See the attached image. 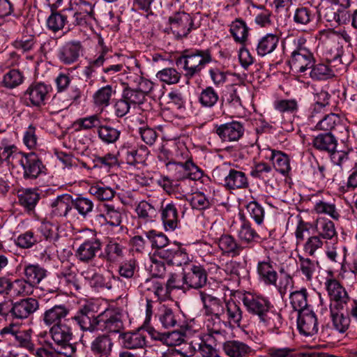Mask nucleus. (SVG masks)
<instances>
[{
  "mask_svg": "<svg viewBox=\"0 0 357 357\" xmlns=\"http://www.w3.org/2000/svg\"><path fill=\"white\" fill-rule=\"evenodd\" d=\"M123 98L133 107L144 103L146 97L136 88L126 87L122 93Z\"/></svg>",
  "mask_w": 357,
  "mask_h": 357,
  "instance_id": "obj_61",
  "label": "nucleus"
},
{
  "mask_svg": "<svg viewBox=\"0 0 357 357\" xmlns=\"http://www.w3.org/2000/svg\"><path fill=\"white\" fill-rule=\"evenodd\" d=\"M185 200L190 204L192 209L198 211L208 209L213 204V199L199 190L186 197Z\"/></svg>",
  "mask_w": 357,
  "mask_h": 357,
  "instance_id": "obj_41",
  "label": "nucleus"
},
{
  "mask_svg": "<svg viewBox=\"0 0 357 357\" xmlns=\"http://www.w3.org/2000/svg\"><path fill=\"white\" fill-rule=\"evenodd\" d=\"M205 326L208 333L206 341L213 342L217 344H221L225 339L226 331L223 329V323L221 320L222 315H206Z\"/></svg>",
  "mask_w": 357,
  "mask_h": 357,
  "instance_id": "obj_17",
  "label": "nucleus"
},
{
  "mask_svg": "<svg viewBox=\"0 0 357 357\" xmlns=\"http://www.w3.org/2000/svg\"><path fill=\"white\" fill-rule=\"evenodd\" d=\"M314 210L317 213L328 215L335 220L340 217V213L333 203L324 201L317 202L314 206Z\"/></svg>",
  "mask_w": 357,
  "mask_h": 357,
  "instance_id": "obj_60",
  "label": "nucleus"
},
{
  "mask_svg": "<svg viewBox=\"0 0 357 357\" xmlns=\"http://www.w3.org/2000/svg\"><path fill=\"white\" fill-rule=\"evenodd\" d=\"M60 283H63L67 286H74L77 289L79 287L76 284V268L73 264L68 261L62 262L61 269L57 273Z\"/></svg>",
  "mask_w": 357,
  "mask_h": 357,
  "instance_id": "obj_43",
  "label": "nucleus"
},
{
  "mask_svg": "<svg viewBox=\"0 0 357 357\" xmlns=\"http://www.w3.org/2000/svg\"><path fill=\"white\" fill-rule=\"evenodd\" d=\"M211 52L208 49H190L184 50L176 58V65L183 71L185 78L190 79L199 75L205 66L212 62Z\"/></svg>",
  "mask_w": 357,
  "mask_h": 357,
  "instance_id": "obj_1",
  "label": "nucleus"
},
{
  "mask_svg": "<svg viewBox=\"0 0 357 357\" xmlns=\"http://www.w3.org/2000/svg\"><path fill=\"white\" fill-rule=\"evenodd\" d=\"M218 246L224 253L231 257L238 256L244 249L241 244L229 234H224L220 236L218 241Z\"/></svg>",
  "mask_w": 357,
  "mask_h": 357,
  "instance_id": "obj_37",
  "label": "nucleus"
},
{
  "mask_svg": "<svg viewBox=\"0 0 357 357\" xmlns=\"http://www.w3.org/2000/svg\"><path fill=\"white\" fill-rule=\"evenodd\" d=\"M156 77L160 81L171 85L179 82L181 74L174 68H165L156 73Z\"/></svg>",
  "mask_w": 357,
  "mask_h": 357,
  "instance_id": "obj_58",
  "label": "nucleus"
},
{
  "mask_svg": "<svg viewBox=\"0 0 357 357\" xmlns=\"http://www.w3.org/2000/svg\"><path fill=\"white\" fill-rule=\"evenodd\" d=\"M294 49L288 61L291 70L296 73L310 69L315 63L314 54L306 46V39L299 37L294 40Z\"/></svg>",
  "mask_w": 357,
  "mask_h": 357,
  "instance_id": "obj_4",
  "label": "nucleus"
},
{
  "mask_svg": "<svg viewBox=\"0 0 357 357\" xmlns=\"http://www.w3.org/2000/svg\"><path fill=\"white\" fill-rule=\"evenodd\" d=\"M24 77L23 73L17 69L10 70L3 77L2 85L8 89H13L24 82Z\"/></svg>",
  "mask_w": 357,
  "mask_h": 357,
  "instance_id": "obj_53",
  "label": "nucleus"
},
{
  "mask_svg": "<svg viewBox=\"0 0 357 357\" xmlns=\"http://www.w3.org/2000/svg\"><path fill=\"white\" fill-rule=\"evenodd\" d=\"M212 175L213 178L222 181L224 186L228 190L243 189L249 185L243 172L229 168L227 165L217 167L213 170Z\"/></svg>",
  "mask_w": 357,
  "mask_h": 357,
  "instance_id": "obj_6",
  "label": "nucleus"
},
{
  "mask_svg": "<svg viewBox=\"0 0 357 357\" xmlns=\"http://www.w3.org/2000/svg\"><path fill=\"white\" fill-rule=\"evenodd\" d=\"M310 69V77L314 80H326L335 76L333 69L326 63H314Z\"/></svg>",
  "mask_w": 357,
  "mask_h": 357,
  "instance_id": "obj_52",
  "label": "nucleus"
},
{
  "mask_svg": "<svg viewBox=\"0 0 357 357\" xmlns=\"http://www.w3.org/2000/svg\"><path fill=\"white\" fill-rule=\"evenodd\" d=\"M330 308V314L333 328L341 333H344L349 328L350 325V318L347 315H344L343 310L344 307Z\"/></svg>",
  "mask_w": 357,
  "mask_h": 357,
  "instance_id": "obj_39",
  "label": "nucleus"
},
{
  "mask_svg": "<svg viewBox=\"0 0 357 357\" xmlns=\"http://www.w3.org/2000/svg\"><path fill=\"white\" fill-rule=\"evenodd\" d=\"M257 273L259 282L267 286H276L278 275L269 258L258 261Z\"/></svg>",
  "mask_w": 357,
  "mask_h": 357,
  "instance_id": "obj_21",
  "label": "nucleus"
},
{
  "mask_svg": "<svg viewBox=\"0 0 357 357\" xmlns=\"http://www.w3.org/2000/svg\"><path fill=\"white\" fill-rule=\"evenodd\" d=\"M183 279L188 287L197 289L206 285L207 273L202 266L192 265L183 274Z\"/></svg>",
  "mask_w": 357,
  "mask_h": 357,
  "instance_id": "obj_19",
  "label": "nucleus"
},
{
  "mask_svg": "<svg viewBox=\"0 0 357 357\" xmlns=\"http://www.w3.org/2000/svg\"><path fill=\"white\" fill-rule=\"evenodd\" d=\"M19 163L23 169V177L26 180L38 178L45 169L42 160L34 152L22 154Z\"/></svg>",
  "mask_w": 357,
  "mask_h": 357,
  "instance_id": "obj_11",
  "label": "nucleus"
},
{
  "mask_svg": "<svg viewBox=\"0 0 357 357\" xmlns=\"http://www.w3.org/2000/svg\"><path fill=\"white\" fill-rule=\"evenodd\" d=\"M115 93L111 85H107L101 87L93 95V108L97 116L100 114L103 109L109 105V101Z\"/></svg>",
  "mask_w": 357,
  "mask_h": 357,
  "instance_id": "obj_27",
  "label": "nucleus"
},
{
  "mask_svg": "<svg viewBox=\"0 0 357 357\" xmlns=\"http://www.w3.org/2000/svg\"><path fill=\"white\" fill-rule=\"evenodd\" d=\"M275 110L281 114H294L298 111V105L296 99H280L273 102Z\"/></svg>",
  "mask_w": 357,
  "mask_h": 357,
  "instance_id": "obj_62",
  "label": "nucleus"
},
{
  "mask_svg": "<svg viewBox=\"0 0 357 357\" xmlns=\"http://www.w3.org/2000/svg\"><path fill=\"white\" fill-rule=\"evenodd\" d=\"M225 314L227 321L231 324L240 326L243 318V311L239 303L230 299L225 303Z\"/></svg>",
  "mask_w": 357,
  "mask_h": 357,
  "instance_id": "obj_40",
  "label": "nucleus"
},
{
  "mask_svg": "<svg viewBox=\"0 0 357 357\" xmlns=\"http://www.w3.org/2000/svg\"><path fill=\"white\" fill-rule=\"evenodd\" d=\"M73 206L71 196L67 194L57 197L51 204L52 217H66Z\"/></svg>",
  "mask_w": 357,
  "mask_h": 357,
  "instance_id": "obj_35",
  "label": "nucleus"
},
{
  "mask_svg": "<svg viewBox=\"0 0 357 357\" xmlns=\"http://www.w3.org/2000/svg\"><path fill=\"white\" fill-rule=\"evenodd\" d=\"M297 325L300 333L305 336H312L318 331L317 319L312 309L298 312Z\"/></svg>",
  "mask_w": 357,
  "mask_h": 357,
  "instance_id": "obj_18",
  "label": "nucleus"
},
{
  "mask_svg": "<svg viewBox=\"0 0 357 357\" xmlns=\"http://www.w3.org/2000/svg\"><path fill=\"white\" fill-rule=\"evenodd\" d=\"M103 207L105 213L99 215V218L112 226L120 225L123 217L121 210L111 204H105Z\"/></svg>",
  "mask_w": 357,
  "mask_h": 357,
  "instance_id": "obj_46",
  "label": "nucleus"
},
{
  "mask_svg": "<svg viewBox=\"0 0 357 357\" xmlns=\"http://www.w3.org/2000/svg\"><path fill=\"white\" fill-rule=\"evenodd\" d=\"M314 104L313 106V110L312 112L311 118L314 119L316 114H318L322 109L329 105V100L331 95L327 91L321 89L316 90L314 93Z\"/></svg>",
  "mask_w": 357,
  "mask_h": 357,
  "instance_id": "obj_56",
  "label": "nucleus"
},
{
  "mask_svg": "<svg viewBox=\"0 0 357 357\" xmlns=\"http://www.w3.org/2000/svg\"><path fill=\"white\" fill-rule=\"evenodd\" d=\"M248 31L249 29L246 23L241 19L234 20L230 26V32L234 40L241 44L246 41L248 36Z\"/></svg>",
  "mask_w": 357,
  "mask_h": 357,
  "instance_id": "obj_49",
  "label": "nucleus"
},
{
  "mask_svg": "<svg viewBox=\"0 0 357 357\" xmlns=\"http://www.w3.org/2000/svg\"><path fill=\"white\" fill-rule=\"evenodd\" d=\"M297 271L301 273L306 282H312L319 268V261L300 254L297 255Z\"/></svg>",
  "mask_w": 357,
  "mask_h": 357,
  "instance_id": "obj_30",
  "label": "nucleus"
},
{
  "mask_svg": "<svg viewBox=\"0 0 357 357\" xmlns=\"http://www.w3.org/2000/svg\"><path fill=\"white\" fill-rule=\"evenodd\" d=\"M51 86L41 82L31 84L24 92L23 98L26 106L40 107L45 105Z\"/></svg>",
  "mask_w": 357,
  "mask_h": 357,
  "instance_id": "obj_9",
  "label": "nucleus"
},
{
  "mask_svg": "<svg viewBox=\"0 0 357 357\" xmlns=\"http://www.w3.org/2000/svg\"><path fill=\"white\" fill-rule=\"evenodd\" d=\"M241 300L246 310L250 314L257 316L258 319L273 306L268 298L250 292L243 294Z\"/></svg>",
  "mask_w": 357,
  "mask_h": 357,
  "instance_id": "obj_10",
  "label": "nucleus"
},
{
  "mask_svg": "<svg viewBox=\"0 0 357 357\" xmlns=\"http://www.w3.org/2000/svg\"><path fill=\"white\" fill-rule=\"evenodd\" d=\"M244 132L243 123L237 121L217 125L215 127V132L222 142H225L238 141L243 137Z\"/></svg>",
  "mask_w": 357,
  "mask_h": 357,
  "instance_id": "obj_13",
  "label": "nucleus"
},
{
  "mask_svg": "<svg viewBox=\"0 0 357 357\" xmlns=\"http://www.w3.org/2000/svg\"><path fill=\"white\" fill-rule=\"evenodd\" d=\"M238 236L242 243L248 244H250L255 238H259L256 231L252 228L250 222L245 219L238 231Z\"/></svg>",
  "mask_w": 357,
  "mask_h": 357,
  "instance_id": "obj_59",
  "label": "nucleus"
},
{
  "mask_svg": "<svg viewBox=\"0 0 357 357\" xmlns=\"http://www.w3.org/2000/svg\"><path fill=\"white\" fill-rule=\"evenodd\" d=\"M169 174L176 181L190 179L199 181L204 176V171L198 167L191 158L185 162L168 161L165 163Z\"/></svg>",
  "mask_w": 357,
  "mask_h": 357,
  "instance_id": "obj_5",
  "label": "nucleus"
},
{
  "mask_svg": "<svg viewBox=\"0 0 357 357\" xmlns=\"http://www.w3.org/2000/svg\"><path fill=\"white\" fill-rule=\"evenodd\" d=\"M53 342H46L45 343L51 349L56 351V354L66 357H72L76 351L75 346L70 343L73 337L71 328L66 324H54L50 328Z\"/></svg>",
  "mask_w": 357,
  "mask_h": 357,
  "instance_id": "obj_3",
  "label": "nucleus"
},
{
  "mask_svg": "<svg viewBox=\"0 0 357 357\" xmlns=\"http://www.w3.org/2000/svg\"><path fill=\"white\" fill-rule=\"evenodd\" d=\"M315 19V12L307 7L301 6L296 9L294 22L299 25H307Z\"/></svg>",
  "mask_w": 357,
  "mask_h": 357,
  "instance_id": "obj_57",
  "label": "nucleus"
},
{
  "mask_svg": "<svg viewBox=\"0 0 357 357\" xmlns=\"http://www.w3.org/2000/svg\"><path fill=\"white\" fill-rule=\"evenodd\" d=\"M142 286H146L148 290H152L158 300L165 301L170 297L171 289L155 280L147 279Z\"/></svg>",
  "mask_w": 357,
  "mask_h": 357,
  "instance_id": "obj_54",
  "label": "nucleus"
},
{
  "mask_svg": "<svg viewBox=\"0 0 357 357\" xmlns=\"http://www.w3.org/2000/svg\"><path fill=\"white\" fill-rule=\"evenodd\" d=\"M268 357H304L305 354L300 352L294 347H271L267 350Z\"/></svg>",
  "mask_w": 357,
  "mask_h": 357,
  "instance_id": "obj_55",
  "label": "nucleus"
},
{
  "mask_svg": "<svg viewBox=\"0 0 357 357\" xmlns=\"http://www.w3.org/2000/svg\"><path fill=\"white\" fill-rule=\"evenodd\" d=\"M9 294L13 296H26L31 294L33 287L26 279L10 280Z\"/></svg>",
  "mask_w": 357,
  "mask_h": 357,
  "instance_id": "obj_45",
  "label": "nucleus"
},
{
  "mask_svg": "<svg viewBox=\"0 0 357 357\" xmlns=\"http://www.w3.org/2000/svg\"><path fill=\"white\" fill-rule=\"evenodd\" d=\"M69 313V310L64 305H56L45 310L43 314V321L47 325L64 324L61 319Z\"/></svg>",
  "mask_w": 357,
  "mask_h": 357,
  "instance_id": "obj_36",
  "label": "nucleus"
},
{
  "mask_svg": "<svg viewBox=\"0 0 357 357\" xmlns=\"http://www.w3.org/2000/svg\"><path fill=\"white\" fill-rule=\"evenodd\" d=\"M308 291L305 287L291 291L289 294V300L293 309L298 313L304 309H310V305L308 304Z\"/></svg>",
  "mask_w": 357,
  "mask_h": 357,
  "instance_id": "obj_38",
  "label": "nucleus"
},
{
  "mask_svg": "<svg viewBox=\"0 0 357 357\" xmlns=\"http://www.w3.org/2000/svg\"><path fill=\"white\" fill-rule=\"evenodd\" d=\"M124 157L126 163L131 166H135L141 163L144 158L135 147L124 145L120 152Z\"/></svg>",
  "mask_w": 357,
  "mask_h": 357,
  "instance_id": "obj_64",
  "label": "nucleus"
},
{
  "mask_svg": "<svg viewBox=\"0 0 357 357\" xmlns=\"http://www.w3.org/2000/svg\"><path fill=\"white\" fill-rule=\"evenodd\" d=\"M199 296L203 303L205 315L225 314V304L219 298L203 291H199Z\"/></svg>",
  "mask_w": 357,
  "mask_h": 357,
  "instance_id": "obj_24",
  "label": "nucleus"
},
{
  "mask_svg": "<svg viewBox=\"0 0 357 357\" xmlns=\"http://www.w3.org/2000/svg\"><path fill=\"white\" fill-rule=\"evenodd\" d=\"M39 307L38 301L33 298H26L13 303V317L24 319L33 314Z\"/></svg>",
  "mask_w": 357,
  "mask_h": 357,
  "instance_id": "obj_20",
  "label": "nucleus"
},
{
  "mask_svg": "<svg viewBox=\"0 0 357 357\" xmlns=\"http://www.w3.org/2000/svg\"><path fill=\"white\" fill-rule=\"evenodd\" d=\"M342 127L341 125V118L338 114L330 113L325 115L317 123V130H324L331 132L337 128Z\"/></svg>",
  "mask_w": 357,
  "mask_h": 357,
  "instance_id": "obj_47",
  "label": "nucleus"
},
{
  "mask_svg": "<svg viewBox=\"0 0 357 357\" xmlns=\"http://www.w3.org/2000/svg\"><path fill=\"white\" fill-rule=\"evenodd\" d=\"M58 93L54 95L52 100V106L56 111L60 112L67 108L72 100H75L79 98V91L77 89L73 90L74 94L68 96L67 98L62 94L70 83V78L64 73H60L55 79Z\"/></svg>",
  "mask_w": 357,
  "mask_h": 357,
  "instance_id": "obj_7",
  "label": "nucleus"
},
{
  "mask_svg": "<svg viewBox=\"0 0 357 357\" xmlns=\"http://www.w3.org/2000/svg\"><path fill=\"white\" fill-rule=\"evenodd\" d=\"M259 323L273 333L279 334L280 328L282 326V317L280 313L276 311L274 306L268 310L259 319Z\"/></svg>",
  "mask_w": 357,
  "mask_h": 357,
  "instance_id": "obj_28",
  "label": "nucleus"
},
{
  "mask_svg": "<svg viewBox=\"0 0 357 357\" xmlns=\"http://www.w3.org/2000/svg\"><path fill=\"white\" fill-rule=\"evenodd\" d=\"M169 24L173 33L177 38L186 37L190 33L193 22L191 16L184 12H176L169 16Z\"/></svg>",
  "mask_w": 357,
  "mask_h": 357,
  "instance_id": "obj_14",
  "label": "nucleus"
},
{
  "mask_svg": "<svg viewBox=\"0 0 357 357\" xmlns=\"http://www.w3.org/2000/svg\"><path fill=\"white\" fill-rule=\"evenodd\" d=\"M19 204L28 212L33 211L40 199V195L34 189L26 188L17 191Z\"/></svg>",
  "mask_w": 357,
  "mask_h": 357,
  "instance_id": "obj_34",
  "label": "nucleus"
},
{
  "mask_svg": "<svg viewBox=\"0 0 357 357\" xmlns=\"http://www.w3.org/2000/svg\"><path fill=\"white\" fill-rule=\"evenodd\" d=\"M113 343L110 337L102 334L97 336L91 343V351L95 357H108L112 351Z\"/></svg>",
  "mask_w": 357,
  "mask_h": 357,
  "instance_id": "obj_32",
  "label": "nucleus"
},
{
  "mask_svg": "<svg viewBox=\"0 0 357 357\" xmlns=\"http://www.w3.org/2000/svg\"><path fill=\"white\" fill-rule=\"evenodd\" d=\"M121 338L123 347L129 349H141L146 345V335L144 331L126 333Z\"/></svg>",
  "mask_w": 357,
  "mask_h": 357,
  "instance_id": "obj_33",
  "label": "nucleus"
},
{
  "mask_svg": "<svg viewBox=\"0 0 357 357\" xmlns=\"http://www.w3.org/2000/svg\"><path fill=\"white\" fill-rule=\"evenodd\" d=\"M82 52V47L79 41L66 43L59 50L58 58L64 64H71L76 61Z\"/></svg>",
  "mask_w": 357,
  "mask_h": 357,
  "instance_id": "obj_23",
  "label": "nucleus"
},
{
  "mask_svg": "<svg viewBox=\"0 0 357 357\" xmlns=\"http://www.w3.org/2000/svg\"><path fill=\"white\" fill-rule=\"evenodd\" d=\"M270 155L266 157L272 161L274 169L281 174L286 176L291 171L289 155L280 151L268 149Z\"/></svg>",
  "mask_w": 357,
  "mask_h": 357,
  "instance_id": "obj_29",
  "label": "nucleus"
},
{
  "mask_svg": "<svg viewBox=\"0 0 357 357\" xmlns=\"http://www.w3.org/2000/svg\"><path fill=\"white\" fill-rule=\"evenodd\" d=\"M280 36L275 33H266L257 40L255 50L258 56H265L273 52L278 47Z\"/></svg>",
  "mask_w": 357,
  "mask_h": 357,
  "instance_id": "obj_26",
  "label": "nucleus"
},
{
  "mask_svg": "<svg viewBox=\"0 0 357 357\" xmlns=\"http://www.w3.org/2000/svg\"><path fill=\"white\" fill-rule=\"evenodd\" d=\"M246 211L250 217L257 225L262 224L265 211L261 204L257 201L252 200L249 202L246 205Z\"/></svg>",
  "mask_w": 357,
  "mask_h": 357,
  "instance_id": "obj_63",
  "label": "nucleus"
},
{
  "mask_svg": "<svg viewBox=\"0 0 357 357\" xmlns=\"http://www.w3.org/2000/svg\"><path fill=\"white\" fill-rule=\"evenodd\" d=\"M160 218L166 231H174L180 227V218L176 204L170 202L162 204L160 209Z\"/></svg>",
  "mask_w": 357,
  "mask_h": 357,
  "instance_id": "obj_15",
  "label": "nucleus"
},
{
  "mask_svg": "<svg viewBox=\"0 0 357 357\" xmlns=\"http://www.w3.org/2000/svg\"><path fill=\"white\" fill-rule=\"evenodd\" d=\"M220 99L218 93L213 86H208L203 89L198 95V102L204 108L211 109L215 107Z\"/></svg>",
  "mask_w": 357,
  "mask_h": 357,
  "instance_id": "obj_44",
  "label": "nucleus"
},
{
  "mask_svg": "<svg viewBox=\"0 0 357 357\" xmlns=\"http://www.w3.org/2000/svg\"><path fill=\"white\" fill-rule=\"evenodd\" d=\"M123 326L119 316L114 311L105 309L91 322V332L95 331L119 333Z\"/></svg>",
  "mask_w": 357,
  "mask_h": 357,
  "instance_id": "obj_8",
  "label": "nucleus"
},
{
  "mask_svg": "<svg viewBox=\"0 0 357 357\" xmlns=\"http://www.w3.org/2000/svg\"><path fill=\"white\" fill-rule=\"evenodd\" d=\"M222 349L229 357H250L255 353L254 350L246 343L232 340L221 343Z\"/></svg>",
  "mask_w": 357,
  "mask_h": 357,
  "instance_id": "obj_22",
  "label": "nucleus"
},
{
  "mask_svg": "<svg viewBox=\"0 0 357 357\" xmlns=\"http://www.w3.org/2000/svg\"><path fill=\"white\" fill-rule=\"evenodd\" d=\"M135 212L138 217L145 222H152L158 215V210L151 203L146 201H141L135 208Z\"/></svg>",
  "mask_w": 357,
  "mask_h": 357,
  "instance_id": "obj_50",
  "label": "nucleus"
},
{
  "mask_svg": "<svg viewBox=\"0 0 357 357\" xmlns=\"http://www.w3.org/2000/svg\"><path fill=\"white\" fill-rule=\"evenodd\" d=\"M91 130L105 144L116 142L121 135L120 130L111 126L101 125L96 114L91 116Z\"/></svg>",
  "mask_w": 357,
  "mask_h": 357,
  "instance_id": "obj_16",
  "label": "nucleus"
},
{
  "mask_svg": "<svg viewBox=\"0 0 357 357\" xmlns=\"http://www.w3.org/2000/svg\"><path fill=\"white\" fill-rule=\"evenodd\" d=\"M250 175L255 178H259L266 182L273 177V169L266 162H256L252 167Z\"/></svg>",
  "mask_w": 357,
  "mask_h": 357,
  "instance_id": "obj_48",
  "label": "nucleus"
},
{
  "mask_svg": "<svg viewBox=\"0 0 357 357\" xmlns=\"http://www.w3.org/2000/svg\"><path fill=\"white\" fill-rule=\"evenodd\" d=\"M157 317L162 326L165 328L174 327L178 322V316L172 309L165 305H162L158 309Z\"/></svg>",
  "mask_w": 357,
  "mask_h": 357,
  "instance_id": "obj_51",
  "label": "nucleus"
},
{
  "mask_svg": "<svg viewBox=\"0 0 357 357\" xmlns=\"http://www.w3.org/2000/svg\"><path fill=\"white\" fill-rule=\"evenodd\" d=\"M324 286L330 298L329 307L337 309V307H345L349 297L340 282L334 278H326Z\"/></svg>",
  "mask_w": 357,
  "mask_h": 357,
  "instance_id": "obj_12",
  "label": "nucleus"
},
{
  "mask_svg": "<svg viewBox=\"0 0 357 357\" xmlns=\"http://www.w3.org/2000/svg\"><path fill=\"white\" fill-rule=\"evenodd\" d=\"M314 231L323 241H334L337 238L335 223L326 218L317 219L314 222Z\"/></svg>",
  "mask_w": 357,
  "mask_h": 357,
  "instance_id": "obj_25",
  "label": "nucleus"
},
{
  "mask_svg": "<svg viewBox=\"0 0 357 357\" xmlns=\"http://www.w3.org/2000/svg\"><path fill=\"white\" fill-rule=\"evenodd\" d=\"M313 147L331 155L332 162L343 169L349 167L352 162V153L351 151H336L337 141L331 132L319 134L312 140Z\"/></svg>",
  "mask_w": 357,
  "mask_h": 357,
  "instance_id": "obj_2",
  "label": "nucleus"
},
{
  "mask_svg": "<svg viewBox=\"0 0 357 357\" xmlns=\"http://www.w3.org/2000/svg\"><path fill=\"white\" fill-rule=\"evenodd\" d=\"M25 279L34 287L47 276V270L38 264H28L24 268Z\"/></svg>",
  "mask_w": 357,
  "mask_h": 357,
  "instance_id": "obj_42",
  "label": "nucleus"
},
{
  "mask_svg": "<svg viewBox=\"0 0 357 357\" xmlns=\"http://www.w3.org/2000/svg\"><path fill=\"white\" fill-rule=\"evenodd\" d=\"M93 166L91 167V171L93 172V174H100L102 170H105L108 172L109 169L116 166L118 163V159L114 154L108 153L104 156H99L96 154H93L91 158Z\"/></svg>",
  "mask_w": 357,
  "mask_h": 357,
  "instance_id": "obj_31",
  "label": "nucleus"
}]
</instances>
